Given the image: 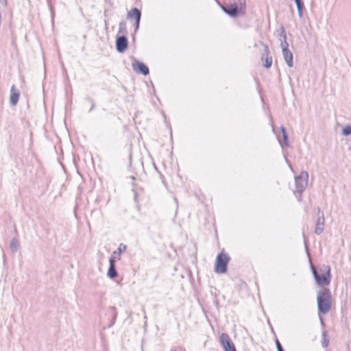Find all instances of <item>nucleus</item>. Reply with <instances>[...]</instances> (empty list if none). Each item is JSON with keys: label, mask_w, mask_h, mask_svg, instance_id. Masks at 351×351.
I'll return each instance as SVG.
<instances>
[{"label": "nucleus", "mask_w": 351, "mask_h": 351, "mask_svg": "<svg viewBox=\"0 0 351 351\" xmlns=\"http://www.w3.org/2000/svg\"><path fill=\"white\" fill-rule=\"evenodd\" d=\"M47 1L48 3H49L51 0H47Z\"/></svg>", "instance_id": "obj_40"}, {"label": "nucleus", "mask_w": 351, "mask_h": 351, "mask_svg": "<svg viewBox=\"0 0 351 351\" xmlns=\"http://www.w3.org/2000/svg\"><path fill=\"white\" fill-rule=\"evenodd\" d=\"M303 238H304V243L305 246V251L306 253V255L308 258L310 267L312 271V274L313 276V278L316 282V284L321 287L322 288L326 287V286H328L330 285L331 281V273H330V267L328 265H323L322 267H320L319 270L321 272H323V274H319L317 271V269L316 267L313 264L311 258V254L309 252V249L307 244V239L305 236V234H303Z\"/></svg>", "instance_id": "obj_1"}, {"label": "nucleus", "mask_w": 351, "mask_h": 351, "mask_svg": "<svg viewBox=\"0 0 351 351\" xmlns=\"http://www.w3.org/2000/svg\"><path fill=\"white\" fill-rule=\"evenodd\" d=\"M332 294L327 287L322 288L317 295L318 315L327 314L332 308Z\"/></svg>", "instance_id": "obj_2"}, {"label": "nucleus", "mask_w": 351, "mask_h": 351, "mask_svg": "<svg viewBox=\"0 0 351 351\" xmlns=\"http://www.w3.org/2000/svg\"><path fill=\"white\" fill-rule=\"evenodd\" d=\"M283 58L289 67H293V53L289 50L282 51Z\"/></svg>", "instance_id": "obj_13"}, {"label": "nucleus", "mask_w": 351, "mask_h": 351, "mask_svg": "<svg viewBox=\"0 0 351 351\" xmlns=\"http://www.w3.org/2000/svg\"><path fill=\"white\" fill-rule=\"evenodd\" d=\"M171 351H177L176 350H171Z\"/></svg>", "instance_id": "obj_39"}, {"label": "nucleus", "mask_w": 351, "mask_h": 351, "mask_svg": "<svg viewBox=\"0 0 351 351\" xmlns=\"http://www.w3.org/2000/svg\"><path fill=\"white\" fill-rule=\"evenodd\" d=\"M132 67L136 73L147 76L149 74L148 66L143 62L138 60L136 58L132 56Z\"/></svg>", "instance_id": "obj_6"}, {"label": "nucleus", "mask_w": 351, "mask_h": 351, "mask_svg": "<svg viewBox=\"0 0 351 351\" xmlns=\"http://www.w3.org/2000/svg\"><path fill=\"white\" fill-rule=\"evenodd\" d=\"M298 200L299 201V199H300V195L298 194V197H296Z\"/></svg>", "instance_id": "obj_38"}, {"label": "nucleus", "mask_w": 351, "mask_h": 351, "mask_svg": "<svg viewBox=\"0 0 351 351\" xmlns=\"http://www.w3.org/2000/svg\"><path fill=\"white\" fill-rule=\"evenodd\" d=\"M119 274L117 271L116 266H109L107 271V276L110 279H114L118 276Z\"/></svg>", "instance_id": "obj_19"}, {"label": "nucleus", "mask_w": 351, "mask_h": 351, "mask_svg": "<svg viewBox=\"0 0 351 351\" xmlns=\"http://www.w3.org/2000/svg\"><path fill=\"white\" fill-rule=\"evenodd\" d=\"M87 100L91 104L90 108L89 110V112H90V111H92L95 108V102H94V101H93V99L92 98L87 97Z\"/></svg>", "instance_id": "obj_28"}, {"label": "nucleus", "mask_w": 351, "mask_h": 351, "mask_svg": "<svg viewBox=\"0 0 351 351\" xmlns=\"http://www.w3.org/2000/svg\"><path fill=\"white\" fill-rule=\"evenodd\" d=\"M319 321H320V325H321V327L322 329L324 330V328H326V324L324 322V320L322 317V315H320L319 316Z\"/></svg>", "instance_id": "obj_30"}, {"label": "nucleus", "mask_w": 351, "mask_h": 351, "mask_svg": "<svg viewBox=\"0 0 351 351\" xmlns=\"http://www.w3.org/2000/svg\"><path fill=\"white\" fill-rule=\"evenodd\" d=\"M117 261V251H114L109 258V266H116L115 263Z\"/></svg>", "instance_id": "obj_23"}, {"label": "nucleus", "mask_w": 351, "mask_h": 351, "mask_svg": "<svg viewBox=\"0 0 351 351\" xmlns=\"http://www.w3.org/2000/svg\"><path fill=\"white\" fill-rule=\"evenodd\" d=\"M295 3L297 6L298 16L300 18H302L303 16V11L305 10L303 1L302 0H298Z\"/></svg>", "instance_id": "obj_20"}, {"label": "nucleus", "mask_w": 351, "mask_h": 351, "mask_svg": "<svg viewBox=\"0 0 351 351\" xmlns=\"http://www.w3.org/2000/svg\"><path fill=\"white\" fill-rule=\"evenodd\" d=\"M318 217L316 220L315 233L317 235H320L324 229L325 226V218L324 212L321 210L319 208H317Z\"/></svg>", "instance_id": "obj_9"}, {"label": "nucleus", "mask_w": 351, "mask_h": 351, "mask_svg": "<svg viewBox=\"0 0 351 351\" xmlns=\"http://www.w3.org/2000/svg\"><path fill=\"white\" fill-rule=\"evenodd\" d=\"M115 48L118 53H123L128 48V40L125 35H117L115 40Z\"/></svg>", "instance_id": "obj_8"}, {"label": "nucleus", "mask_w": 351, "mask_h": 351, "mask_svg": "<svg viewBox=\"0 0 351 351\" xmlns=\"http://www.w3.org/2000/svg\"><path fill=\"white\" fill-rule=\"evenodd\" d=\"M280 42L282 51L289 49V43H287V40H280Z\"/></svg>", "instance_id": "obj_26"}, {"label": "nucleus", "mask_w": 351, "mask_h": 351, "mask_svg": "<svg viewBox=\"0 0 351 351\" xmlns=\"http://www.w3.org/2000/svg\"><path fill=\"white\" fill-rule=\"evenodd\" d=\"M0 3H2L3 6L6 7L8 5L7 0H0Z\"/></svg>", "instance_id": "obj_31"}, {"label": "nucleus", "mask_w": 351, "mask_h": 351, "mask_svg": "<svg viewBox=\"0 0 351 351\" xmlns=\"http://www.w3.org/2000/svg\"><path fill=\"white\" fill-rule=\"evenodd\" d=\"M239 6L237 3L227 4L222 10L229 16L236 18L239 15H244L246 12L245 0H239Z\"/></svg>", "instance_id": "obj_3"}, {"label": "nucleus", "mask_w": 351, "mask_h": 351, "mask_svg": "<svg viewBox=\"0 0 351 351\" xmlns=\"http://www.w3.org/2000/svg\"><path fill=\"white\" fill-rule=\"evenodd\" d=\"M330 341V337L328 336V332L326 330H323L322 332V346L324 348H327Z\"/></svg>", "instance_id": "obj_15"}, {"label": "nucleus", "mask_w": 351, "mask_h": 351, "mask_svg": "<svg viewBox=\"0 0 351 351\" xmlns=\"http://www.w3.org/2000/svg\"><path fill=\"white\" fill-rule=\"evenodd\" d=\"M127 249V246L125 245V244H123V243H121L119 246V247L117 248V250H116L117 251V260H120V256L121 254L124 252Z\"/></svg>", "instance_id": "obj_22"}, {"label": "nucleus", "mask_w": 351, "mask_h": 351, "mask_svg": "<svg viewBox=\"0 0 351 351\" xmlns=\"http://www.w3.org/2000/svg\"><path fill=\"white\" fill-rule=\"evenodd\" d=\"M20 247L19 239L16 237H14L10 243V249L12 253H16Z\"/></svg>", "instance_id": "obj_16"}, {"label": "nucleus", "mask_w": 351, "mask_h": 351, "mask_svg": "<svg viewBox=\"0 0 351 351\" xmlns=\"http://www.w3.org/2000/svg\"><path fill=\"white\" fill-rule=\"evenodd\" d=\"M280 132H281V134L282 136V139H283L285 145L287 147H290V144H289V136L287 132L286 128L284 126L281 125L280 128Z\"/></svg>", "instance_id": "obj_17"}, {"label": "nucleus", "mask_w": 351, "mask_h": 351, "mask_svg": "<svg viewBox=\"0 0 351 351\" xmlns=\"http://www.w3.org/2000/svg\"><path fill=\"white\" fill-rule=\"evenodd\" d=\"M106 11L104 12V16L106 17L107 16V14H106Z\"/></svg>", "instance_id": "obj_37"}, {"label": "nucleus", "mask_w": 351, "mask_h": 351, "mask_svg": "<svg viewBox=\"0 0 351 351\" xmlns=\"http://www.w3.org/2000/svg\"><path fill=\"white\" fill-rule=\"evenodd\" d=\"M107 313L111 317V320L108 325V328H110L115 324L118 313L117 311V308L114 306H109L107 308Z\"/></svg>", "instance_id": "obj_12"}, {"label": "nucleus", "mask_w": 351, "mask_h": 351, "mask_svg": "<svg viewBox=\"0 0 351 351\" xmlns=\"http://www.w3.org/2000/svg\"><path fill=\"white\" fill-rule=\"evenodd\" d=\"M127 18L130 20L134 19V21L138 19H141V12L137 8H133L130 10V11L128 12Z\"/></svg>", "instance_id": "obj_14"}, {"label": "nucleus", "mask_w": 351, "mask_h": 351, "mask_svg": "<svg viewBox=\"0 0 351 351\" xmlns=\"http://www.w3.org/2000/svg\"><path fill=\"white\" fill-rule=\"evenodd\" d=\"M132 180H136L135 177L134 176H132Z\"/></svg>", "instance_id": "obj_36"}, {"label": "nucleus", "mask_w": 351, "mask_h": 351, "mask_svg": "<svg viewBox=\"0 0 351 351\" xmlns=\"http://www.w3.org/2000/svg\"><path fill=\"white\" fill-rule=\"evenodd\" d=\"M128 34V30H127V26L126 23L125 21H121L119 24V30L117 35H125L127 36Z\"/></svg>", "instance_id": "obj_18"}, {"label": "nucleus", "mask_w": 351, "mask_h": 351, "mask_svg": "<svg viewBox=\"0 0 351 351\" xmlns=\"http://www.w3.org/2000/svg\"><path fill=\"white\" fill-rule=\"evenodd\" d=\"M275 343H276L278 351H285L280 341L277 338L275 340Z\"/></svg>", "instance_id": "obj_27"}, {"label": "nucleus", "mask_w": 351, "mask_h": 351, "mask_svg": "<svg viewBox=\"0 0 351 351\" xmlns=\"http://www.w3.org/2000/svg\"><path fill=\"white\" fill-rule=\"evenodd\" d=\"M341 134L344 136H348L351 135V125H347L345 127H343L342 129Z\"/></svg>", "instance_id": "obj_24"}, {"label": "nucleus", "mask_w": 351, "mask_h": 351, "mask_svg": "<svg viewBox=\"0 0 351 351\" xmlns=\"http://www.w3.org/2000/svg\"><path fill=\"white\" fill-rule=\"evenodd\" d=\"M104 23H105V28L107 29L108 26V21L107 20H105Z\"/></svg>", "instance_id": "obj_34"}, {"label": "nucleus", "mask_w": 351, "mask_h": 351, "mask_svg": "<svg viewBox=\"0 0 351 351\" xmlns=\"http://www.w3.org/2000/svg\"><path fill=\"white\" fill-rule=\"evenodd\" d=\"M20 95V91L17 90L16 86L13 84L11 87L10 95V104L12 106H15L18 104Z\"/></svg>", "instance_id": "obj_11"}, {"label": "nucleus", "mask_w": 351, "mask_h": 351, "mask_svg": "<svg viewBox=\"0 0 351 351\" xmlns=\"http://www.w3.org/2000/svg\"><path fill=\"white\" fill-rule=\"evenodd\" d=\"M215 298H217V296L215 295ZM214 303L215 304V306L219 308V302L218 301V300L217 298L215 299L214 300Z\"/></svg>", "instance_id": "obj_32"}, {"label": "nucleus", "mask_w": 351, "mask_h": 351, "mask_svg": "<svg viewBox=\"0 0 351 351\" xmlns=\"http://www.w3.org/2000/svg\"><path fill=\"white\" fill-rule=\"evenodd\" d=\"M230 260L228 254L222 250L217 256L215 263V272L217 274H225L228 270V265Z\"/></svg>", "instance_id": "obj_5"}, {"label": "nucleus", "mask_w": 351, "mask_h": 351, "mask_svg": "<svg viewBox=\"0 0 351 351\" xmlns=\"http://www.w3.org/2000/svg\"><path fill=\"white\" fill-rule=\"evenodd\" d=\"M141 19L135 21L134 23V32L136 33L139 29Z\"/></svg>", "instance_id": "obj_29"}, {"label": "nucleus", "mask_w": 351, "mask_h": 351, "mask_svg": "<svg viewBox=\"0 0 351 351\" xmlns=\"http://www.w3.org/2000/svg\"><path fill=\"white\" fill-rule=\"evenodd\" d=\"M308 173L306 171H303L300 175L295 177V185L296 190L293 191L295 197L300 195L299 202L302 201V193L305 191L308 186Z\"/></svg>", "instance_id": "obj_4"}, {"label": "nucleus", "mask_w": 351, "mask_h": 351, "mask_svg": "<svg viewBox=\"0 0 351 351\" xmlns=\"http://www.w3.org/2000/svg\"><path fill=\"white\" fill-rule=\"evenodd\" d=\"M219 341L224 351H237L234 343L227 333L223 332L220 335Z\"/></svg>", "instance_id": "obj_7"}, {"label": "nucleus", "mask_w": 351, "mask_h": 351, "mask_svg": "<svg viewBox=\"0 0 351 351\" xmlns=\"http://www.w3.org/2000/svg\"><path fill=\"white\" fill-rule=\"evenodd\" d=\"M132 192L134 193V201L136 204V206H137L138 209H139L140 206H139L138 193L135 189H132Z\"/></svg>", "instance_id": "obj_25"}, {"label": "nucleus", "mask_w": 351, "mask_h": 351, "mask_svg": "<svg viewBox=\"0 0 351 351\" xmlns=\"http://www.w3.org/2000/svg\"><path fill=\"white\" fill-rule=\"evenodd\" d=\"M261 43L264 47V53L261 56V60L264 61L263 66L266 69H269L272 64V57L270 55L269 47L263 42Z\"/></svg>", "instance_id": "obj_10"}, {"label": "nucleus", "mask_w": 351, "mask_h": 351, "mask_svg": "<svg viewBox=\"0 0 351 351\" xmlns=\"http://www.w3.org/2000/svg\"><path fill=\"white\" fill-rule=\"evenodd\" d=\"M215 1L217 2V3L218 4L219 6H220V8L222 9V8H224L225 5H223L220 1L219 0H215Z\"/></svg>", "instance_id": "obj_33"}, {"label": "nucleus", "mask_w": 351, "mask_h": 351, "mask_svg": "<svg viewBox=\"0 0 351 351\" xmlns=\"http://www.w3.org/2000/svg\"><path fill=\"white\" fill-rule=\"evenodd\" d=\"M277 32H278V40L280 41L287 40L286 30L285 29V27L282 25H280L279 29H278Z\"/></svg>", "instance_id": "obj_21"}, {"label": "nucleus", "mask_w": 351, "mask_h": 351, "mask_svg": "<svg viewBox=\"0 0 351 351\" xmlns=\"http://www.w3.org/2000/svg\"><path fill=\"white\" fill-rule=\"evenodd\" d=\"M285 159H286L287 162V163H288V165H289V167H291V164L289 163V160H288L287 158H285Z\"/></svg>", "instance_id": "obj_35"}]
</instances>
